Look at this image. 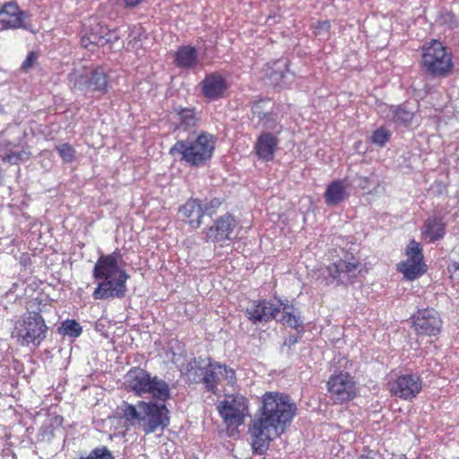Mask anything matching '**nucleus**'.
I'll use <instances>...</instances> for the list:
<instances>
[{"label":"nucleus","mask_w":459,"mask_h":459,"mask_svg":"<svg viewBox=\"0 0 459 459\" xmlns=\"http://www.w3.org/2000/svg\"><path fill=\"white\" fill-rule=\"evenodd\" d=\"M216 138L207 132H201L196 137H187L176 142L169 149V154L189 167H202L212 159Z\"/></svg>","instance_id":"obj_3"},{"label":"nucleus","mask_w":459,"mask_h":459,"mask_svg":"<svg viewBox=\"0 0 459 459\" xmlns=\"http://www.w3.org/2000/svg\"><path fill=\"white\" fill-rule=\"evenodd\" d=\"M281 109L277 107L273 111H270L264 117L260 118L257 121V126L263 127L264 131H268L275 134H280L282 131V126L281 124Z\"/></svg>","instance_id":"obj_29"},{"label":"nucleus","mask_w":459,"mask_h":459,"mask_svg":"<svg viewBox=\"0 0 459 459\" xmlns=\"http://www.w3.org/2000/svg\"><path fill=\"white\" fill-rule=\"evenodd\" d=\"M447 270L451 273L452 277L459 279V262H452L447 266Z\"/></svg>","instance_id":"obj_44"},{"label":"nucleus","mask_w":459,"mask_h":459,"mask_svg":"<svg viewBox=\"0 0 459 459\" xmlns=\"http://www.w3.org/2000/svg\"><path fill=\"white\" fill-rule=\"evenodd\" d=\"M278 134L268 131H263L255 142L254 150L256 156L264 161L273 160L275 151L279 144Z\"/></svg>","instance_id":"obj_19"},{"label":"nucleus","mask_w":459,"mask_h":459,"mask_svg":"<svg viewBox=\"0 0 459 459\" xmlns=\"http://www.w3.org/2000/svg\"><path fill=\"white\" fill-rule=\"evenodd\" d=\"M88 32H89V34H90V36L91 38V41L98 42V45H100V44L103 45L104 42L107 41L105 39L104 34H100L98 32H93V31H91V32L88 31Z\"/></svg>","instance_id":"obj_45"},{"label":"nucleus","mask_w":459,"mask_h":459,"mask_svg":"<svg viewBox=\"0 0 459 459\" xmlns=\"http://www.w3.org/2000/svg\"><path fill=\"white\" fill-rule=\"evenodd\" d=\"M266 75L269 83L274 87H282L287 85L293 78V74L288 69V64L285 60H277L272 65H268Z\"/></svg>","instance_id":"obj_23"},{"label":"nucleus","mask_w":459,"mask_h":459,"mask_svg":"<svg viewBox=\"0 0 459 459\" xmlns=\"http://www.w3.org/2000/svg\"><path fill=\"white\" fill-rule=\"evenodd\" d=\"M80 43L82 48H87L91 51H93L94 48L98 46V42L91 41V38L89 32H87L85 35L82 37Z\"/></svg>","instance_id":"obj_42"},{"label":"nucleus","mask_w":459,"mask_h":459,"mask_svg":"<svg viewBox=\"0 0 459 459\" xmlns=\"http://www.w3.org/2000/svg\"><path fill=\"white\" fill-rule=\"evenodd\" d=\"M422 389V379L416 374H405L390 383L392 394L403 399L415 398Z\"/></svg>","instance_id":"obj_15"},{"label":"nucleus","mask_w":459,"mask_h":459,"mask_svg":"<svg viewBox=\"0 0 459 459\" xmlns=\"http://www.w3.org/2000/svg\"><path fill=\"white\" fill-rule=\"evenodd\" d=\"M128 388L137 394H149L153 398L165 402L170 396L168 384L157 377L151 375L140 368H131L125 377Z\"/></svg>","instance_id":"obj_4"},{"label":"nucleus","mask_w":459,"mask_h":459,"mask_svg":"<svg viewBox=\"0 0 459 459\" xmlns=\"http://www.w3.org/2000/svg\"><path fill=\"white\" fill-rule=\"evenodd\" d=\"M225 379L229 384L236 382L234 369L212 359L211 367H208L201 384L204 385L207 392L216 394L219 392V382Z\"/></svg>","instance_id":"obj_13"},{"label":"nucleus","mask_w":459,"mask_h":459,"mask_svg":"<svg viewBox=\"0 0 459 459\" xmlns=\"http://www.w3.org/2000/svg\"><path fill=\"white\" fill-rule=\"evenodd\" d=\"M238 226L236 218L226 213L218 217L212 226L206 229L205 241L219 243L221 247L225 245L227 241H230L235 238L234 230Z\"/></svg>","instance_id":"obj_11"},{"label":"nucleus","mask_w":459,"mask_h":459,"mask_svg":"<svg viewBox=\"0 0 459 459\" xmlns=\"http://www.w3.org/2000/svg\"><path fill=\"white\" fill-rule=\"evenodd\" d=\"M391 138V133L385 127L381 126L373 131L370 140L371 142L380 147H384Z\"/></svg>","instance_id":"obj_34"},{"label":"nucleus","mask_w":459,"mask_h":459,"mask_svg":"<svg viewBox=\"0 0 459 459\" xmlns=\"http://www.w3.org/2000/svg\"><path fill=\"white\" fill-rule=\"evenodd\" d=\"M87 459H114L111 453L106 448H95L88 455Z\"/></svg>","instance_id":"obj_40"},{"label":"nucleus","mask_w":459,"mask_h":459,"mask_svg":"<svg viewBox=\"0 0 459 459\" xmlns=\"http://www.w3.org/2000/svg\"><path fill=\"white\" fill-rule=\"evenodd\" d=\"M88 22V31L98 32L100 34H104V36L108 35V31H109V30L107 26L102 25L97 18H90Z\"/></svg>","instance_id":"obj_39"},{"label":"nucleus","mask_w":459,"mask_h":459,"mask_svg":"<svg viewBox=\"0 0 459 459\" xmlns=\"http://www.w3.org/2000/svg\"><path fill=\"white\" fill-rule=\"evenodd\" d=\"M58 332L65 335L76 338L82 334V327L76 320L66 319L62 323L61 326L58 328Z\"/></svg>","instance_id":"obj_32"},{"label":"nucleus","mask_w":459,"mask_h":459,"mask_svg":"<svg viewBox=\"0 0 459 459\" xmlns=\"http://www.w3.org/2000/svg\"><path fill=\"white\" fill-rule=\"evenodd\" d=\"M211 358L202 356L190 359L183 373L186 381L192 384H201L208 367H211Z\"/></svg>","instance_id":"obj_21"},{"label":"nucleus","mask_w":459,"mask_h":459,"mask_svg":"<svg viewBox=\"0 0 459 459\" xmlns=\"http://www.w3.org/2000/svg\"><path fill=\"white\" fill-rule=\"evenodd\" d=\"M174 112L178 120V123L176 125V129L184 132H191L196 128L200 117L195 108L177 107L174 108Z\"/></svg>","instance_id":"obj_25"},{"label":"nucleus","mask_w":459,"mask_h":459,"mask_svg":"<svg viewBox=\"0 0 459 459\" xmlns=\"http://www.w3.org/2000/svg\"><path fill=\"white\" fill-rule=\"evenodd\" d=\"M378 113L386 121L392 122L398 126H408L414 117V110L407 104L387 105L380 104L377 107Z\"/></svg>","instance_id":"obj_17"},{"label":"nucleus","mask_w":459,"mask_h":459,"mask_svg":"<svg viewBox=\"0 0 459 459\" xmlns=\"http://www.w3.org/2000/svg\"><path fill=\"white\" fill-rule=\"evenodd\" d=\"M97 284L92 292L94 299H107L115 295V280H95Z\"/></svg>","instance_id":"obj_30"},{"label":"nucleus","mask_w":459,"mask_h":459,"mask_svg":"<svg viewBox=\"0 0 459 459\" xmlns=\"http://www.w3.org/2000/svg\"><path fill=\"white\" fill-rule=\"evenodd\" d=\"M65 163H71L75 157V150L69 143H62L56 147Z\"/></svg>","instance_id":"obj_35"},{"label":"nucleus","mask_w":459,"mask_h":459,"mask_svg":"<svg viewBox=\"0 0 459 459\" xmlns=\"http://www.w3.org/2000/svg\"><path fill=\"white\" fill-rule=\"evenodd\" d=\"M128 275L123 270H118L117 267V280H118L119 283L125 284Z\"/></svg>","instance_id":"obj_46"},{"label":"nucleus","mask_w":459,"mask_h":459,"mask_svg":"<svg viewBox=\"0 0 459 459\" xmlns=\"http://www.w3.org/2000/svg\"><path fill=\"white\" fill-rule=\"evenodd\" d=\"M445 223L440 218H429L425 221L422 237L429 242H435L444 237Z\"/></svg>","instance_id":"obj_28"},{"label":"nucleus","mask_w":459,"mask_h":459,"mask_svg":"<svg viewBox=\"0 0 459 459\" xmlns=\"http://www.w3.org/2000/svg\"><path fill=\"white\" fill-rule=\"evenodd\" d=\"M27 153L24 151L22 152H11L8 154H6L3 160L11 164H16L19 161L24 160L26 158Z\"/></svg>","instance_id":"obj_41"},{"label":"nucleus","mask_w":459,"mask_h":459,"mask_svg":"<svg viewBox=\"0 0 459 459\" xmlns=\"http://www.w3.org/2000/svg\"><path fill=\"white\" fill-rule=\"evenodd\" d=\"M421 65L433 77H446L452 71V55L438 40H432L422 48Z\"/></svg>","instance_id":"obj_5"},{"label":"nucleus","mask_w":459,"mask_h":459,"mask_svg":"<svg viewBox=\"0 0 459 459\" xmlns=\"http://www.w3.org/2000/svg\"><path fill=\"white\" fill-rule=\"evenodd\" d=\"M247 318L255 325L275 319L296 330L303 329L300 312L292 304L281 300L253 301L246 309Z\"/></svg>","instance_id":"obj_2"},{"label":"nucleus","mask_w":459,"mask_h":459,"mask_svg":"<svg viewBox=\"0 0 459 459\" xmlns=\"http://www.w3.org/2000/svg\"><path fill=\"white\" fill-rule=\"evenodd\" d=\"M297 411L298 407L290 395L280 392H266L248 427L254 451L264 454L271 441L281 437L290 426Z\"/></svg>","instance_id":"obj_1"},{"label":"nucleus","mask_w":459,"mask_h":459,"mask_svg":"<svg viewBox=\"0 0 459 459\" xmlns=\"http://www.w3.org/2000/svg\"><path fill=\"white\" fill-rule=\"evenodd\" d=\"M126 291V284L119 283L118 280H117V298L124 297Z\"/></svg>","instance_id":"obj_47"},{"label":"nucleus","mask_w":459,"mask_h":459,"mask_svg":"<svg viewBox=\"0 0 459 459\" xmlns=\"http://www.w3.org/2000/svg\"><path fill=\"white\" fill-rule=\"evenodd\" d=\"M68 81L74 89L84 92L104 91L108 83L103 67L74 69L69 74Z\"/></svg>","instance_id":"obj_6"},{"label":"nucleus","mask_w":459,"mask_h":459,"mask_svg":"<svg viewBox=\"0 0 459 459\" xmlns=\"http://www.w3.org/2000/svg\"><path fill=\"white\" fill-rule=\"evenodd\" d=\"M27 12L22 11L14 1L4 3L0 8V25L4 30L25 29L33 31L24 20L29 18Z\"/></svg>","instance_id":"obj_16"},{"label":"nucleus","mask_w":459,"mask_h":459,"mask_svg":"<svg viewBox=\"0 0 459 459\" xmlns=\"http://www.w3.org/2000/svg\"><path fill=\"white\" fill-rule=\"evenodd\" d=\"M221 204L222 200L218 197L205 199L204 202H202L204 214L208 216L215 214Z\"/></svg>","instance_id":"obj_36"},{"label":"nucleus","mask_w":459,"mask_h":459,"mask_svg":"<svg viewBox=\"0 0 459 459\" xmlns=\"http://www.w3.org/2000/svg\"><path fill=\"white\" fill-rule=\"evenodd\" d=\"M330 398L336 404H342L352 400L357 394L356 383L348 373L333 375L327 381Z\"/></svg>","instance_id":"obj_9"},{"label":"nucleus","mask_w":459,"mask_h":459,"mask_svg":"<svg viewBox=\"0 0 459 459\" xmlns=\"http://www.w3.org/2000/svg\"><path fill=\"white\" fill-rule=\"evenodd\" d=\"M356 184L361 189H368L373 185V180L369 177L359 176L356 178Z\"/></svg>","instance_id":"obj_43"},{"label":"nucleus","mask_w":459,"mask_h":459,"mask_svg":"<svg viewBox=\"0 0 459 459\" xmlns=\"http://www.w3.org/2000/svg\"><path fill=\"white\" fill-rule=\"evenodd\" d=\"M412 319L413 326L420 335L434 336L441 330L442 321L439 314L434 308L419 309Z\"/></svg>","instance_id":"obj_14"},{"label":"nucleus","mask_w":459,"mask_h":459,"mask_svg":"<svg viewBox=\"0 0 459 459\" xmlns=\"http://www.w3.org/2000/svg\"><path fill=\"white\" fill-rule=\"evenodd\" d=\"M447 16H449V17H450V19H451V24H450V26H451V27H453V26H454V24L455 23V22L454 21V18H455V17H454V15H450L449 13L447 14Z\"/></svg>","instance_id":"obj_50"},{"label":"nucleus","mask_w":459,"mask_h":459,"mask_svg":"<svg viewBox=\"0 0 459 459\" xmlns=\"http://www.w3.org/2000/svg\"><path fill=\"white\" fill-rule=\"evenodd\" d=\"M330 28L331 24L328 20L318 21L313 26L314 34L318 37L325 38L328 35Z\"/></svg>","instance_id":"obj_38"},{"label":"nucleus","mask_w":459,"mask_h":459,"mask_svg":"<svg viewBox=\"0 0 459 459\" xmlns=\"http://www.w3.org/2000/svg\"><path fill=\"white\" fill-rule=\"evenodd\" d=\"M174 63L182 69H195L200 64L196 48L192 46L179 47L174 55Z\"/></svg>","instance_id":"obj_24"},{"label":"nucleus","mask_w":459,"mask_h":459,"mask_svg":"<svg viewBox=\"0 0 459 459\" xmlns=\"http://www.w3.org/2000/svg\"><path fill=\"white\" fill-rule=\"evenodd\" d=\"M92 276L94 280H115V255H101L94 265Z\"/></svg>","instance_id":"obj_26"},{"label":"nucleus","mask_w":459,"mask_h":459,"mask_svg":"<svg viewBox=\"0 0 459 459\" xmlns=\"http://www.w3.org/2000/svg\"><path fill=\"white\" fill-rule=\"evenodd\" d=\"M248 409L247 398L241 394H227L217 405L220 416L229 427H238L244 423Z\"/></svg>","instance_id":"obj_7"},{"label":"nucleus","mask_w":459,"mask_h":459,"mask_svg":"<svg viewBox=\"0 0 459 459\" xmlns=\"http://www.w3.org/2000/svg\"><path fill=\"white\" fill-rule=\"evenodd\" d=\"M359 263L358 261L347 262L342 259L333 263L328 266L331 277L339 283H344L354 277L359 272Z\"/></svg>","instance_id":"obj_22"},{"label":"nucleus","mask_w":459,"mask_h":459,"mask_svg":"<svg viewBox=\"0 0 459 459\" xmlns=\"http://www.w3.org/2000/svg\"><path fill=\"white\" fill-rule=\"evenodd\" d=\"M407 259L397 264L398 271L408 281H413L423 275L427 265L423 261L422 248L415 240H411L406 247Z\"/></svg>","instance_id":"obj_10"},{"label":"nucleus","mask_w":459,"mask_h":459,"mask_svg":"<svg viewBox=\"0 0 459 459\" xmlns=\"http://www.w3.org/2000/svg\"><path fill=\"white\" fill-rule=\"evenodd\" d=\"M349 195L346 193V186L342 180H334L331 182L325 190V203L330 206H335L348 198Z\"/></svg>","instance_id":"obj_27"},{"label":"nucleus","mask_w":459,"mask_h":459,"mask_svg":"<svg viewBox=\"0 0 459 459\" xmlns=\"http://www.w3.org/2000/svg\"><path fill=\"white\" fill-rule=\"evenodd\" d=\"M39 56V52L34 51V50L30 51L27 54L25 60L21 65V67H20L21 71L27 73L30 69L35 67V65L38 64Z\"/></svg>","instance_id":"obj_37"},{"label":"nucleus","mask_w":459,"mask_h":459,"mask_svg":"<svg viewBox=\"0 0 459 459\" xmlns=\"http://www.w3.org/2000/svg\"><path fill=\"white\" fill-rule=\"evenodd\" d=\"M138 408L143 411L142 421L144 422L145 434L153 433L159 428H165L169 424V410L164 404L139 402Z\"/></svg>","instance_id":"obj_12"},{"label":"nucleus","mask_w":459,"mask_h":459,"mask_svg":"<svg viewBox=\"0 0 459 459\" xmlns=\"http://www.w3.org/2000/svg\"><path fill=\"white\" fill-rule=\"evenodd\" d=\"M299 337L295 335L288 336L284 341V345L291 347L299 342Z\"/></svg>","instance_id":"obj_48"},{"label":"nucleus","mask_w":459,"mask_h":459,"mask_svg":"<svg viewBox=\"0 0 459 459\" xmlns=\"http://www.w3.org/2000/svg\"><path fill=\"white\" fill-rule=\"evenodd\" d=\"M126 6L134 7L139 4L143 0H124Z\"/></svg>","instance_id":"obj_49"},{"label":"nucleus","mask_w":459,"mask_h":459,"mask_svg":"<svg viewBox=\"0 0 459 459\" xmlns=\"http://www.w3.org/2000/svg\"><path fill=\"white\" fill-rule=\"evenodd\" d=\"M178 212L181 220L193 230H196L201 226L202 218L204 216L202 201L194 198L187 200L179 208Z\"/></svg>","instance_id":"obj_20"},{"label":"nucleus","mask_w":459,"mask_h":459,"mask_svg":"<svg viewBox=\"0 0 459 459\" xmlns=\"http://www.w3.org/2000/svg\"><path fill=\"white\" fill-rule=\"evenodd\" d=\"M278 106L272 103L269 99H261L254 102L251 108L253 118L257 121L264 117L270 111H273Z\"/></svg>","instance_id":"obj_31"},{"label":"nucleus","mask_w":459,"mask_h":459,"mask_svg":"<svg viewBox=\"0 0 459 459\" xmlns=\"http://www.w3.org/2000/svg\"><path fill=\"white\" fill-rule=\"evenodd\" d=\"M125 408L123 409L124 418L134 424L135 422H141L143 419V411L137 407L125 403Z\"/></svg>","instance_id":"obj_33"},{"label":"nucleus","mask_w":459,"mask_h":459,"mask_svg":"<svg viewBox=\"0 0 459 459\" xmlns=\"http://www.w3.org/2000/svg\"><path fill=\"white\" fill-rule=\"evenodd\" d=\"M202 94L209 100H215L222 98L228 90L226 79L217 72L206 74L200 82Z\"/></svg>","instance_id":"obj_18"},{"label":"nucleus","mask_w":459,"mask_h":459,"mask_svg":"<svg viewBox=\"0 0 459 459\" xmlns=\"http://www.w3.org/2000/svg\"><path fill=\"white\" fill-rule=\"evenodd\" d=\"M16 337L22 344L39 345L45 338L48 326L39 312H32L16 328Z\"/></svg>","instance_id":"obj_8"}]
</instances>
